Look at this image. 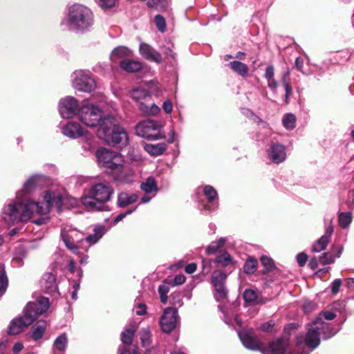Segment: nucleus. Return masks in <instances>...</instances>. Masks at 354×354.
I'll list each match as a JSON object with an SVG mask.
<instances>
[{
    "label": "nucleus",
    "instance_id": "nucleus-18",
    "mask_svg": "<svg viewBox=\"0 0 354 354\" xmlns=\"http://www.w3.org/2000/svg\"><path fill=\"white\" fill-rule=\"evenodd\" d=\"M139 53L144 59L149 62L161 64L163 61L160 53L145 42H141L140 44Z\"/></svg>",
    "mask_w": 354,
    "mask_h": 354
},
{
    "label": "nucleus",
    "instance_id": "nucleus-30",
    "mask_svg": "<svg viewBox=\"0 0 354 354\" xmlns=\"http://www.w3.org/2000/svg\"><path fill=\"white\" fill-rule=\"evenodd\" d=\"M140 188L145 194L153 193V194H156L158 192L157 183L155 178L152 176L147 178L145 181L142 182L140 183Z\"/></svg>",
    "mask_w": 354,
    "mask_h": 354
},
{
    "label": "nucleus",
    "instance_id": "nucleus-64",
    "mask_svg": "<svg viewBox=\"0 0 354 354\" xmlns=\"http://www.w3.org/2000/svg\"><path fill=\"white\" fill-rule=\"evenodd\" d=\"M172 103L169 100L164 102L162 104V109L167 113H170L172 111Z\"/></svg>",
    "mask_w": 354,
    "mask_h": 354
},
{
    "label": "nucleus",
    "instance_id": "nucleus-49",
    "mask_svg": "<svg viewBox=\"0 0 354 354\" xmlns=\"http://www.w3.org/2000/svg\"><path fill=\"white\" fill-rule=\"evenodd\" d=\"M154 21L159 31H160L162 33L166 31V21L165 18L162 15H156L154 17Z\"/></svg>",
    "mask_w": 354,
    "mask_h": 354
},
{
    "label": "nucleus",
    "instance_id": "nucleus-7",
    "mask_svg": "<svg viewBox=\"0 0 354 354\" xmlns=\"http://www.w3.org/2000/svg\"><path fill=\"white\" fill-rule=\"evenodd\" d=\"M162 129V126L158 121L146 120L138 122L135 129L138 136L148 140H157L165 138Z\"/></svg>",
    "mask_w": 354,
    "mask_h": 354
},
{
    "label": "nucleus",
    "instance_id": "nucleus-33",
    "mask_svg": "<svg viewBox=\"0 0 354 354\" xmlns=\"http://www.w3.org/2000/svg\"><path fill=\"white\" fill-rule=\"evenodd\" d=\"M149 102H140L139 104L140 110L145 115H156L160 111V108L154 103L148 104Z\"/></svg>",
    "mask_w": 354,
    "mask_h": 354
},
{
    "label": "nucleus",
    "instance_id": "nucleus-38",
    "mask_svg": "<svg viewBox=\"0 0 354 354\" xmlns=\"http://www.w3.org/2000/svg\"><path fill=\"white\" fill-rule=\"evenodd\" d=\"M136 330V329L135 327H131V328L125 329L121 333L122 342L126 345H131L133 342V339L134 337Z\"/></svg>",
    "mask_w": 354,
    "mask_h": 354
},
{
    "label": "nucleus",
    "instance_id": "nucleus-31",
    "mask_svg": "<svg viewBox=\"0 0 354 354\" xmlns=\"http://www.w3.org/2000/svg\"><path fill=\"white\" fill-rule=\"evenodd\" d=\"M132 97L136 102L140 103V102H150L151 95H150L148 90L145 88H134L132 91Z\"/></svg>",
    "mask_w": 354,
    "mask_h": 354
},
{
    "label": "nucleus",
    "instance_id": "nucleus-54",
    "mask_svg": "<svg viewBox=\"0 0 354 354\" xmlns=\"http://www.w3.org/2000/svg\"><path fill=\"white\" fill-rule=\"evenodd\" d=\"M170 302L173 305L178 306V307H180L183 305L181 296L179 293H172L170 295Z\"/></svg>",
    "mask_w": 354,
    "mask_h": 354
},
{
    "label": "nucleus",
    "instance_id": "nucleus-48",
    "mask_svg": "<svg viewBox=\"0 0 354 354\" xmlns=\"http://www.w3.org/2000/svg\"><path fill=\"white\" fill-rule=\"evenodd\" d=\"M243 297L245 302L252 303L257 300V293L252 289H246L243 294Z\"/></svg>",
    "mask_w": 354,
    "mask_h": 354
},
{
    "label": "nucleus",
    "instance_id": "nucleus-16",
    "mask_svg": "<svg viewBox=\"0 0 354 354\" xmlns=\"http://www.w3.org/2000/svg\"><path fill=\"white\" fill-rule=\"evenodd\" d=\"M104 140L109 145L113 147L122 149L127 146L129 144V137L127 131L121 126L116 127V129L105 137Z\"/></svg>",
    "mask_w": 354,
    "mask_h": 354
},
{
    "label": "nucleus",
    "instance_id": "nucleus-44",
    "mask_svg": "<svg viewBox=\"0 0 354 354\" xmlns=\"http://www.w3.org/2000/svg\"><path fill=\"white\" fill-rule=\"evenodd\" d=\"M257 263L255 258H248L243 266L244 272L248 274H253L257 270Z\"/></svg>",
    "mask_w": 354,
    "mask_h": 354
},
{
    "label": "nucleus",
    "instance_id": "nucleus-26",
    "mask_svg": "<svg viewBox=\"0 0 354 354\" xmlns=\"http://www.w3.org/2000/svg\"><path fill=\"white\" fill-rule=\"evenodd\" d=\"M138 199V195L137 194H129L125 192H122L118 195L117 205L120 208H124L135 203Z\"/></svg>",
    "mask_w": 354,
    "mask_h": 354
},
{
    "label": "nucleus",
    "instance_id": "nucleus-60",
    "mask_svg": "<svg viewBox=\"0 0 354 354\" xmlns=\"http://www.w3.org/2000/svg\"><path fill=\"white\" fill-rule=\"evenodd\" d=\"M118 354H138V347L135 346L133 351H130L129 349L121 346L118 349Z\"/></svg>",
    "mask_w": 354,
    "mask_h": 354
},
{
    "label": "nucleus",
    "instance_id": "nucleus-1",
    "mask_svg": "<svg viewBox=\"0 0 354 354\" xmlns=\"http://www.w3.org/2000/svg\"><path fill=\"white\" fill-rule=\"evenodd\" d=\"M50 307L49 299L39 297L36 301L28 302L24 309V316L13 319L8 326V334L18 335L31 325L37 317L45 313Z\"/></svg>",
    "mask_w": 354,
    "mask_h": 354
},
{
    "label": "nucleus",
    "instance_id": "nucleus-59",
    "mask_svg": "<svg viewBox=\"0 0 354 354\" xmlns=\"http://www.w3.org/2000/svg\"><path fill=\"white\" fill-rule=\"evenodd\" d=\"M274 67L273 65H269L266 67L264 77L267 80L274 78Z\"/></svg>",
    "mask_w": 354,
    "mask_h": 354
},
{
    "label": "nucleus",
    "instance_id": "nucleus-24",
    "mask_svg": "<svg viewBox=\"0 0 354 354\" xmlns=\"http://www.w3.org/2000/svg\"><path fill=\"white\" fill-rule=\"evenodd\" d=\"M203 194L206 197L207 202L212 205L209 207V210H216L218 206L217 191L211 185H205L203 187Z\"/></svg>",
    "mask_w": 354,
    "mask_h": 354
},
{
    "label": "nucleus",
    "instance_id": "nucleus-28",
    "mask_svg": "<svg viewBox=\"0 0 354 354\" xmlns=\"http://www.w3.org/2000/svg\"><path fill=\"white\" fill-rule=\"evenodd\" d=\"M107 230L104 225H96L93 229V234H89L84 239L90 245L97 243L100 239L106 234Z\"/></svg>",
    "mask_w": 354,
    "mask_h": 354
},
{
    "label": "nucleus",
    "instance_id": "nucleus-12",
    "mask_svg": "<svg viewBox=\"0 0 354 354\" xmlns=\"http://www.w3.org/2000/svg\"><path fill=\"white\" fill-rule=\"evenodd\" d=\"M61 238L66 247L73 254H79V246L77 244L82 242L84 235L80 232L75 229H62Z\"/></svg>",
    "mask_w": 354,
    "mask_h": 354
},
{
    "label": "nucleus",
    "instance_id": "nucleus-14",
    "mask_svg": "<svg viewBox=\"0 0 354 354\" xmlns=\"http://www.w3.org/2000/svg\"><path fill=\"white\" fill-rule=\"evenodd\" d=\"M59 113L63 118H72L78 115V101L72 96H66L59 100L58 105Z\"/></svg>",
    "mask_w": 354,
    "mask_h": 354
},
{
    "label": "nucleus",
    "instance_id": "nucleus-52",
    "mask_svg": "<svg viewBox=\"0 0 354 354\" xmlns=\"http://www.w3.org/2000/svg\"><path fill=\"white\" fill-rule=\"evenodd\" d=\"M173 45L163 46L161 47L163 54L166 58L170 57L174 60L176 59L177 55L172 50Z\"/></svg>",
    "mask_w": 354,
    "mask_h": 354
},
{
    "label": "nucleus",
    "instance_id": "nucleus-5",
    "mask_svg": "<svg viewBox=\"0 0 354 354\" xmlns=\"http://www.w3.org/2000/svg\"><path fill=\"white\" fill-rule=\"evenodd\" d=\"M43 198V202H28V209L30 211V217L34 213L40 215L46 214L52 208H55L57 213L62 212L64 198L61 194L51 191H46L44 193Z\"/></svg>",
    "mask_w": 354,
    "mask_h": 354
},
{
    "label": "nucleus",
    "instance_id": "nucleus-58",
    "mask_svg": "<svg viewBox=\"0 0 354 354\" xmlns=\"http://www.w3.org/2000/svg\"><path fill=\"white\" fill-rule=\"evenodd\" d=\"M308 260V255L305 252L299 253L297 255V261L300 267H303L306 265Z\"/></svg>",
    "mask_w": 354,
    "mask_h": 354
},
{
    "label": "nucleus",
    "instance_id": "nucleus-63",
    "mask_svg": "<svg viewBox=\"0 0 354 354\" xmlns=\"http://www.w3.org/2000/svg\"><path fill=\"white\" fill-rule=\"evenodd\" d=\"M185 277L183 274L176 275L173 279L172 286H179L184 283Z\"/></svg>",
    "mask_w": 354,
    "mask_h": 354
},
{
    "label": "nucleus",
    "instance_id": "nucleus-11",
    "mask_svg": "<svg viewBox=\"0 0 354 354\" xmlns=\"http://www.w3.org/2000/svg\"><path fill=\"white\" fill-rule=\"evenodd\" d=\"M162 331L165 333H170L176 329L180 324L178 310L176 308H166L159 321Z\"/></svg>",
    "mask_w": 354,
    "mask_h": 354
},
{
    "label": "nucleus",
    "instance_id": "nucleus-29",
    "mask_svg": "<svg viewBox=\"0 0 354 354\" xmlns=\"http://www.w3.org/2000/svg\"><path fill=\"white\" fill-rule=\"evenodd\" d=\"M144 149L152 156H158L164 153L167 149V145L165 142L158 144H145Z\"/></svg>",
    "mask_w": 354,
    "mask_h": 354
},
{
    "label": "nucleus",
    "instance_id": "nucleus-50",
    "mask_svg": "<svg viewBox=\"0 0 354 354\" xmlns=\"http://www.w3.org/2000/svg\"><path fill=\"white\" fill-rule=\"evenodd\" d=\"M169 287L165 284L160 285L158 287V293L160 295V301L163 304H166L168 300L167 294L169 292Z\"/></svg>",
    "mask_w": 354,
    "mask_h": 354
},
{
    "label": "nucleus",
    "instance_id": "nucleus-55",
    "mask_svg": "<svg viewBox=\"0 0 354 354\" xmlns=\"http://www.w3.org/2000/svg\"><path fill=\"white\" fill-rule=\"evenodd\" d=\"M158 10L161 12L167 11L170 6L171 0H156Z\"/></svg>",
    "mask_w": 354,
    "mask_h": 354
},
{
    "label": "nucleus",
    "instance_id": "nucleus-34",
    "mask_svg": "<svg viewBox=\"0 0 354 354\" xmlns=\"http://www.w3.org/2000/svg\"><path fill=\"white\" fill-rule=\"evenodd\" d=\"M46 329V322L45 321H39L33 327L32 337L35 340H39L42 338Z\"/></svg>",
    "mask_w": 354,
    "mask_h": 354
},
{
    "label": "nucleus",
    "instance_id": "nucleus-62",
    "mask_svg": "<svg viewBox=\"0 0 354 354\" xmlns=\"http://www.w3.org/2000/svg\"><path fill=\"white\" fill-rule=\"evenodd\" d=\"M136 313L137 315H144L147 313V306L144 303H140L136 306Z\"/></svg>",
    "mask_w": 354,
    "mask_h": 354
},
{
    "label": "nucleus",
    "instance_id": "nucleus-35",
    "mask_svg": "<svg viewBox=\"0 0 354 354\" xmlns=\"http://www.w3.org/2000/svg\"><path fill=\"white\" fill-rule=\"evenodd\" d=\"M26 257V251L23 246H19L15 248L13 253L12 263L17 266L23 265V261Z\"/></svg>",
    "mask_w": 354,
    "mask_h": 354
},
{
    "label": "nucleus",
    "instance_id": "nucleus-47",
    "mask_svg": "<svg viewBox=\"0 0 354 354\" xmlns=\"http://www.w3.org/2000/svg\"><path fill=\"white\" fill-rule=\"evenodd\" d=\"M351 57V54L347 50L340 51L337 53L334 57L335 63L342 64V62L348 61Z\"/></svg>",
    "mask_w": 354,
    "mask_h": 354
},
{
    "label": "nucleus",
    "instance_id": "nucleus-57",
    "mask_svg": "<svg viewBox=\"0 0 354 354\" xmlns=\"http://www.w3.org/2000/svg\"><path fill=\"white\" fill-rule=\"evenodd\" d=\"M218 308L223 314V320L225 323L229 326H231L232 324V317L229 316L225 307L219 305Z\"/></svg>",
    "mask_w": 354,
    "mask_h": 354
},
{
    "label": "nucleus",
    "instance_id": "nucleus-4",
    "mask_svg": "<svg viewBox=\"0 0 354 354\" xmlns=\"http://www.w3.org/2000/svg\"><path fill=\"white\" fill-rule=\"evenodd\" d=\"M113 192L112 187L102 183H97L91 186L87 195L82 196L81 201L89 211H109L106 203L111 200Z\"/></svg>",
    "mask_w": 354,
    "mask_h": 354
},
{
    "label": "nucleus",
    "instance_id": "nucleus-40",
    "mask_svg": "<svg viewBox=\"0 0 354 354\" xmlns=\"http://www.w3.org/2000/svg\"><path fill=\"white\" fill-rule=\"evenodd\" d=\"M140 339L142 347L147 348L150 346L151 344V335L149 328H142L140 331Z\"/></svg>",
    "mask_w": 354,
    "mask_h": 354
},
{
    "label": "nucleus",
    "instance_id": "nucleus-6",
    "mask_svg": "<svg viewBox=\"0 0 354 354\" xmlns=\"http://www.w3.org/2000/svg\"><path fill=\"white\" fill-rule=\"evenodd\" d=\"M3 218L8 222L26 221L30 218L28 203L13 201L3 208Z\"/></svg>",
    "mask_w": 354,
    "mask_h": 354
},
{
    "label": "nucleus",
    "instance_id": "nucleus-2",
    "mask_svg": "<svg viewBox=\"0 0 354 354\" xmlns=\"http://www.w3.org/2000/svg\"><path fill=\"white\" fill-rule=\"evenodd\" d=\"M94 15L93 11L88 6L74 3L67 8V14L65 21L68 28L76 32L84 33L93 28L94 25Z\"/></svg>",
    "mask_w": 354,
    "mask_h": 354
},
{
    "label": "nucleus",
    "instance_id": "nucleus-22",
    "mask_svg": "<svg viewBox=\"0 0 354 354\" xmlns=\"http://www.w3.org/2000/svg\"><path fill=\"white\" fill-rule=\"evenodd\" d=\"M315 325L318 327L320 335L324 339H328L333 337L337 333V330L334 328L330 324L324 322L322 320L321 317H317L315 319Z\"/></svg>",
    "mask_w": 354,
    "mask_h": 354
},
{
    "label": "nucleus",
    "instance_id": "nucleus-42",
    "mask_svg": "<svg viewBox=\"0 0 354 354\" xmlns=\"http://www.w3.org/2000/svg\"><path fill=\"white\" fill-rule=\"evenodd\" d=\"M8 286V279L5 268L3 266H0V297L6 292Z\"/></svg>",
    "mask_w": 354,
    "mask_h": 354
},
{
    "label": "nucleus",
    "instance_id": "nucleus-9",
    "mask_svg": "<svg viewBox=\"0 0 354 354\" xmlns=\"http://www.w3.org/2000/svg\"><path fill=\"white\" fill-rule=\"evenodd\" d=\"M73 86L77 91L91 93L96 88V83L87 70H77L72 75Z\"/></svg>",
    "mask_w": 354,
    "mask_h": 354
},
{
    "label": "nucleus",
    "instance_id": "nucleus-41",
    "mask_svg": "<svg viewBox=\"0 0 354 354\" xmlns=\"http://www.w3.org/2000/svg\"><path fill=\"white\" fill-rule=\"evenodd\" d=\"M226 242V239L221 237L216 241L212 242L207 248H206V253L207 254H212L216 253Z\"/></svg>",
    "mask_w": 354,
    "mask_h": 354
},
{
    "label": "nucleus",
    "instance_id": "nucleus-53",
    "mask_svg": "<svg viewBox=\"0 0 354 354\" xmlns=\"http://www.w3.org/2000/svg\"><path fill=\"white\" fill-rule=\"evenodd\" d=\"M137 207L128 209L125 212L120 213L118 214L112 221V225H115L120 221H122L127 215H129L136 210Z\"/></svg>",
    "mask_w": 354,
    "mask_h": 354
},
{
    "label": "nucleus",
    "instance_id": "nucleus-3",
    "mask_svg": "<svg viewBox=\"0 0 354 354\" xmlns=\"http://www.w3.org/2000/svg\"><path fill=\"white\" fill-rule=\"evenodd\" d=\"M238 335L243 345L248 349L261 351L263 354H285L289 346V340L280 337L272 342L268 347L264 348L255 333L251 330H242Z\"/></svg>",
    "mask_w": 354,
    "mask_h": 354
},
{
    "label": "nucleus",
    "instance_id": "nucleus-32",
    "mask_svg": "<svg viewBox=\"0 0 354 354\" xmlns=\"http://www.w3.org/2000/svg\"><path fill=\"white\" fill-rule=\"evenodd\" d=\"M229 66L232 70L237 73L239 75L245 77L248 75V66L239 61L230 62Z\"/></svg>",
    "mask_w": 354,
    "mask_h": 354
},
{
    "label": "nucleus",
    "instance_id": "nucleus-23",
    "mask_svg": "<svg viewBox=\"0 0 354 354\" xmlns=\"http://www.w3.org/2000/svg\"><path fill=\"white\" fill-rule=\"evenodd\" d=\"M68 344V339L66 333L57 336L52 346L51 354H65Z\"/></svg>",
    "mask_w": 354,
    "mask_h": 354
},
{
    "label": "nucleus",
    "instance_id": "nucleus-19",
    "mask_svg": "<svg viewBox=\"0 0 354 354\" xmlns=\"http://www.w3.org/2000/svg\"><path fill=\"white\" fill-rule=\"evenodd\" d=\"M86 131L79 123L72 121L68 122L62 128V133L71 139H77L83 136Z\"/></svg>",
    "mask_w": 354,
    "mask_h": 354
},
{
    "label": "nucleus",
    "instance_id": "nucleus-36",
    "mask_svg": "<svg viewBox=\"0 0 354 354\" xmlns=\"http://www.w3.org/2000/svg\"><path fill=\"white\" fill-rule=\"evenodd\" d=\"M44 176L35 174L30 177L24 184L23 192L26 194L32 190L39 178H44Z\"/></svg>",
    "mask_w": 354,
    "mask_h": 354
},
{
    "label": "nucleus",
    "instance_id": "nucleus-27",
    "mask_svg": "<svg viewBox=\"0 0 354 354\" xmlns=\"http://www.w3.org/2000/svg\"><path fill=\"white\" fill-rule=\"evenodd\" d=\"M124 59L120 62V68L127 73H136L142 68V62L129 59Z\"/></svg>",
    "mask_w": 354,
    "mask_h": 354
},
{
    "label": "nucleus",
    "instance_id": "nucleus-43",
    "mask_svg": "<svg viewBox=\"0 0 354 354\" xmlns=\"http://www.w3.org/2000/svg\"><path fill=\"white\" fill-rule=\"evenodd\" d=\"M282 122L286 129L292 130L296 126V118L292 113H286L283 117Z\"/></svg>",
    "mask_w": 354,
    "mask_h": 354
},
{
    "label": "nucleus",
    "instance_id": "nucleus-20",
    "mask_svg": "<svg viewBox=\"0 0 354 354\" xmlns=\"http://www.w3.org/2000/svg\"><path fill=\"white\" fill-rule=\"evenodd\" d=\"M41 286L46 293H59L56 274L54 272H46L43 275L41 280Z\"/></svg>",
    "mask_w": 354,
    "mask_h": 354
},
{
    "label": "nucleus",
    "instance_id": "nucleus-61",
    "mask_svg": "<svg viewBox=\"0 0 354 354\" xmlns=\"http://www.w3.org/2000/svg\"><path fill=\"white\" fill-rule=\"evenodd\" d=\"M318 317H321L322 320H323V318H324L326 320H333V319L335 318L336 315L335 313L330 311H323L321 313H319Z\"/></svg>",
    "mask_w": 354,
    "mask_h": 354
},
{
    "label": "nucleus",
    "instance_id": "nucleus-21",
    "mask_svg": "<svg viewBox=\"0 0 354 354\" xmlns=\"http://www.w3.org/2000/svg\"><path fill=\"white\" fill-rule=\"evenodd\" d=\"M333 226L330 223L325 227L324 234L322 235L312 246L313 252H320L324 250L329 243L330 239L333 233Z\"/></svg>",
    "mask_w": 354,
    "mask_h": 354
},
{
    "label": "nucleus",
    "instance_id": "nucleus-45",
    "mask_svg": "<svg viewBox=\"0 0 354 354\" xmlns=\"http://www.w3.org/2000/svg\"><path fill=\"white\" fill-rule=\"evenodd\" d=\"M98 6L104 11L109 10L113 8L118 0H96Z\"/></svg>",
    "mask_w": 354,
    "mask_h": 354
},
{
    "label": "nucleus",
    "instance_id": "nucleus-56",
    "mask_svg": "<svg viewBox=\"0 0 354 354\" xmlns=\"http://www.w3.org/2000/svg\"><path fill=\"white\" fill-rule=\"evenodd\" d=\"M341 286H342L341 279H335L330 285L332 294L336 295L339 291Z\"/></svg>",
    "mask_w": 354,
    "mask_h": 354
},
{
    "label": "nucleus",
    "instance_id": "nucleus-51",
    "mask_svg": "<svg viewBox=\"0 0 354 354\" xmlns=\"http://www.w3.org/2000/svg\"><path fill=\"white\" fill-rule=\"evenodd\" d=\"M335 261V257L330 252H324L319 257V263L327 265L333 263Z\"/></svg>",
    "mask_w": 354,
    "mask_h": 354
},
{
    "label": "nucleus",
    "instance_id": "nucleus-39",
    "mask_svg": "<svg viewBox=\"0 0 354 354\" xmlns=\"http://www.w3.org/2000/svg\"><path fill=\"white\" fill-rule=\"evenodd\" d=\"M214 263H219L223 267H226L232 263L233 259L227 252H223L214 260Z\"/></svg>",
    "mask_w": 354,
    "mask_h": 354
},
{
    "label": "nucleus",
    "instance_id": "nucleus-37",
    "mask_svg": "<svg viewBox=\"0 0 354 354\" xmlns=\"http://www.w3.org/2000/svg\"><path fill=\"white\" fill-rule=\"evenodd\" d=\"M353 221V214L351 212H340L338 215V222L339 225L344 228H347Z\"/></svg>",
    "mask_w": 354,
    "mask_h": 354
},
{
    "label": "nucleus",
    "instance_id": "nucleus-15",
    "mask_svg": "<svg viewBox=\"0 0 354 354\" xmlns=\"http://www.w3.org/2000/svg\"><path fill=\"white\" fill-rule=\"evenodd\" d=\"M97 136L100 139H104L113 133L116 129V127H120L121 125L118 120L113 115L109 114L103 115L100 118V122L97 124Z\"/></svg>",
    "mask_w": 354,
    "mask_h": 354
},
{
    "label": "nucleus",
    "instance_id": "nucleus-25",
    "mask_svg": "<svg viewBox=\"0 0 354 354\" xmlns=\"http://www.w3.org/2000/svg\"><path fill=\"white\" fill-rule=\"evenodd\" d=\"M132 56L133 51L131 49L124 46H119L112 50L110 59L113 62H116L119 59L122 61Z\"/></svg>",
    "mask_w": 354,
    "mask_h": 354
},
{
    "label": "nucleus",
    "instance_id": "nucleus-17",
    "mask_svg": "<svg viewBox=\"0 0 354 354\" xmlns=\"http://www.w3.org/2000/svg\"><path fill=\"white\" fill-rule=\"evenodd\" d=\"M268 158L274 164L285 161L287 154L286 147L279 142H272L267 150Z\"/></svg>",
    "mask_w": 354,
    "mask_h": 354
},
{
    "label": "nucleus",
    "instance_id": "nucleus-46",
    "mask_svg": "<svg viewBox=\"0 0 354 354\" xmlns=\"http://www.w3.org/2000/svg\"><path fill=\"white\" fill-rule=\"evenodd\" d=\"M261 263L266 269V271H263V273L271 271L275 268L274 261L272 258L267 256L263 255L261 257Z\"/></svg>",
    "mask_w": 354,
    "mask_h": 354
},
{
    "label": "nucleus",
    "instance_id": "nucleus-10",
    "mask_svg": "<svg viewBox=\"0 0 354 354\" xmlns=\"http://www.w3.org/2000/svg\"><path fill=\"white\" fill-rule=\"evenodd\" d=\"M103 112L93 104L82 106L78 111L80 120L86 126L95 127L100 121Z\"/></svg>",
    "mask_w": 354,
    "mask_h": 354
},
{
    "label": "nucleus",
    "instance_id": "nucleus-8",
    "mask_svg": "<svg viewBox=\"0 0 354 354\" xmlns=\"http://www.w3.org/2000/svg\"><path fill=\"white\" fill-rule=\"evenodd\" d=\"M97 158L100 164L112 171L120 172L123 169L124 158L119 153L101 148L97 151Z\"/></svg>",
    "mask_w": 354,
    "mask_h": 354
},
{
    "label": "nucleus",
    "instance_id": "nucleus-13",
    "mask_svg": "<svg viewBox=\"0 0 354 354\" xmlns=\"http://www.w3.org/2000/svg\"><path fill=\"white\" fill-rule=\"evenodd\" d=\"M226 279L227 274L221 270H215L212 274L211 283L214 286V297L217 301H224L227 298Z\"/></svg>",
    "mask_w": 354,
    "mask_h": 354
}]
</instances>
